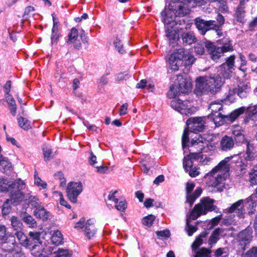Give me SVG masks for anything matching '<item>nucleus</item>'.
I'll return each mask as SVG.
<instances>
[{
	"label": "nucleus",
	"instance_id": "obj_52",
	"mask_svg": "<svg viewBox=\"0 0 257 257\" xmlns=\"http://www.w3.org/2000/svg\"><path fill=\"white\" fill-rule=\"evenodd\" d=\"M130 77L128 73H119L117 74L115 77V79L116 81H120L123 80H126Z\"/></svg>",
	"mask_w": 257,
	"mask_h": 257
},
{
	"label": "nucleus",
	"instance_id": "obj_47",
	"mask_svg": "<svg viewBox=\"0 0 257 257\" xmlns=\"http://www.w3.org/2000/svg\"><path fill=\"white\" fill-rule=\"evenodd\" d=\"M186 230L187 232V233L189 236H191L193 234L194 232L197 231V227L195 226L191 225L189 224V221L188 219L186 222Z\"/></svg>",
	"mask_w": 257,
	"mask_h": 257
},
{
	"label": "nucleus",
	"instance_id": "obj_56",
	"mask_svg": "<svg viewBox=\"0 0 257 257\" xmlns=\"http://www.w3.org/2000/svg\"><path fill=\"white\" fill-rule=\"evenodd\" d=\"M188 171H189V175L192 177H195L200 174L199 169L196 168H192Z\"/></svg>",
	"mask_w": 257,
	"mask_h": 257
},
{
	"label": "nucleus",
	"instance_id": "obj_14",
	"mask_svg": "<svg viewBox=\"0 0 257 257\" xmlns=\"http://www.w3.org/2000/svg\"><path fill=\"white\" fill-rule=\"evenodd\" d=\"M206 117H192L189 118L186 121V125L189 129V133L192 132H202L205 129Z\"/></svg>",
	"mask_w": 257,
	"mask_h": 257
},
{
	"label": "nucleus",
	"instance_id": "obj_33",
	"mask_svg": "<svg viewBox=\"0 0 257 257\" xmlns=\"http://www.w3.org/2000/svg\"><path fill=\"white\" fill-rule=\"evenodd\" d=\"M43 153L45 161H50L53 158L52 155V149L49 145H44L43 147Z\"/></svg>",
	"mask_w": 257,
	"mask_h": 257
},
{
	"label": "nucleus",
	"instance_id": "obj_46",
	"mask_svg": "<svg viewBox=\"0 0 257 257\" xmlns=\"http://www.w3.org/2000/svg\"><path fill=\"white\" fill-rule=\"evenodd\" d=\"M232 134L236 142H239V138L241 135V126L239 125H234L232 128Z\"/></svg>",
	"mask_w": 257,
	"mask_h": 257
},
{
	"label": "nucleus",
	"instance_id": "obj_32",
	"mask_svg": "<svg viewBox=\"0 0 257 257\" xmlns=\"http://www.w3.org/2000/svg\"><path fill=\"white\" fill-rule=\"evenodd\" d=\"M62 240L63 236L61 232L59 230L55 231L51 236L52 243L56 245H58L62 243Z\"/></svg>",
	"mask_w": 257,
	"mask_h": 257
},
{
	"label": "nucleus",
	"instance_id": "obj_41",
	"mask_svg": "<svg viewBox=\"0 0 257 257\" xmlns=\"http://www.w3.org/2000/svg\"><path fill=\"white\" fill-rule=\"evenodd\" d=\"M16 235L22 245L25 247L28 245L27 240L28 237L23 232L18 231L16 232Z\"/></svg>",
	"mask_w": 257,
	"mask_h": 257
},
{
	"label": "nucleus",
	"instance_id": "obj_19",
	"mask_svg": "<svg viewBox=\"0 0 257 257\" xmlns=\"http://www.w3.org/2000/svg\"><path fill=\"white\" fill-rule=\"evenodd\" d=\"M234 146V141L231 137L225 136L222 138L220 142V147L221 150L227 151L231 149Z\"/></svg>",
	"mask_w": 257,
	"mask_h": 257
},
{
	"label": "nucleus",
	"instance_id": "obj_12",
	"mask_svg": "<svg viewBox=\"0 0 257 257\" xmlns=\"http://www.w3.org/2000/svg\"><path fill=\"white\" fill-rule=\"evenodd\" d=\"M241 114V108H239L230 114L224 115L221 113H218V114L211 115L210 118L213 119L216 126H219L222 125L224 122H232Z\"/></svg>",
	"mask_w": 257,
	"mask_h": 257
},
{
	"label": "nucleus",
	"instance_id": "obj_50",
	"mask_svg": "<svg viewBox=\"0 0 257 257\" xmlns=\"http://www.w3.org/2000/svg\"><path fill=\"white\" fill-rule=\"evenodd\" d=\"M9 199H8L3 204L2 208V213L3 215H7L11 211V207L9 205Z\"/></svg>",
	"mask_w": 257,
	"mask_h": 257
},
{
	"label": "nucleus",
	"instance_id": "obj_35",
	"mask_svg": "<svg viewBox=\"0 0 257 257\" xmlns=\"http://www.w3.org/2000/svg\"><path fill=\"white\" fill-rule=\"evenodd\" d=\"M196 159L193 157H190V153L189 155L185 156L183 160V167L184 169L188 171L189 170L193 168V160Z\"/></svg>",
	"mask_w": 257,
	"mask_h": 257
},
{
	"label": "nucleus",
	"instance_id": "obj_44",
	"mask_svg": "<svg viewBox=\"0 0 257 257\" xmlns=\"http://www.w3.org/2000/svg\"><path fill=\"white\" fill-rule=\"evenodd\" d=\"M11 225L15 230H18L21 228L22 223L16 216H12L11 219Z\"/></svg>",
	"mask_w": 257,
	"mask_h": 257
},
{
	"label": "nucleus",
	"instance_id": "obj_23",
	"mask_svg": "<svg viewBox=\"0 0 257 257\" xmlns=\"http://www.w3.org/2000/svg\"><path fill=\"white\" fill-rule=\"evenodd\" d=\"M25 201H28L30 205L36 209L41 206V202L36 196H33L30 194H26Z\"/></svg>",
	"mask_w": 257,
	"mask_h": 257
},
{
	"label": "nucleus",
	"instance_id": "obj_58",
	"mask_svg": "<svg viewBox=\"0 0 257 257\" xmlns=\"http://www.w3.org/2000/svg\"><path fill=\"white\" fill-rule=\"evenodd\" d=\"M194 187H195V185L193 183L188 182L187 183L186 188L187 197H188V195H190L189 194L193 190Z\"/></svg>",
	"mask_w": 257,
	"mask_h": 257
},
{
	"label": "nucleus",
	"instance_id": "obj_55",
	"mask_svg": "<svg viewBox=\"0 0 257 257\" xmlns=\"http://www.w3.org/2000/svg\"><path fill=\"white\" fill-rule=\"evenodd\" d=\"M34 11H35V9L33 7H32V6L27 7L25 9L24 16H30L31 15H33Z\"/></svg>",
	"mask_w": 257,
	"mask_h": 257
},
{
	"label": "nucleus",
	"instance_id": "obj_36",
	"mask_svg": "<svg viewBox=\"0 0 257 257\" xmlns=\"http://www.w3.org/2000/svg\"><path fill=\"white\" fill-rule=\"evenodd\" d=\"M10 182L6 179L2 178H0V192H7L9 190L12 189L11 184H10Z\"/></svg>",
	"mask_w": 257,
	"mask_h": 257
},
{
	"label": "nucleus",
	"instance_id": "obj_5",
	"mask_svg": "<svg viewBox=\"0 0 257 257\" xmlns=\"http://www.w3.org/2000/svg\"><path fill=\"white\" fill-rule=\"evenodd\" d=\"M187 57L185 65H192L195 61L194 56L189 54L183 49L175 51L169 57L167 62L168 73L177 71L183 64V59Z\"/></svg>",
	"mask_w": 257,
	"mask_h": 257
},
{
	"label": "nucleus",
	"instance_id": "obj_53",
	"mask_svg": "<svg viewBox=\"0 0 257 257\" xmlns=\"http://www.w3.org/2000/svg\"><path fill=\"white\" fill-rule=\"evenodd\" d=\"M158 236L162 238H167L170 236V232L169 230L166 229L162 231H158L156 232Z\"/></svg>",
	"mask_w": 257,
	"mask_h": 257
},
{
	"label": "nucleus",
	"instance_id": "obj_43",
	"mask_svg": "<svg viewBox=\"0 0 257 257\" xmlns=\"http://www.w3.org/2000/svg\"><path fill=\"white\" fill-rule=\"evenodd\" d=\"M113 44L119 53L122 54L125 52L123 46L121 44L120 39L118 37V36L114 38Z\"/></svg>",
	"mask_w": 257,
	"mask_h": 257
},
{
	"label": "nucleus",
	"instance_id": "obj_37",
	"mask_svg": "<svg viewBox=\"0 0 257 257\" xmlns=\"http://www.w3.org/2000/svg\"><path fill=\"white\" fill-rule=\"evenodd\" d=\"M222 232V230L221 228H217L212 233L211 235L210 236L208 242L209 244H212L216 243L217 241L219 239V236L220 234V233Z\"/></svg>",
	"mask_w": 257,
	"mask_h": 257
},
{
	"label": "nucleus",
	"instance_id": "obj_9",
	"mask_svg": "<svg viewBox=\"0 0 257 257\" xmlns=\"http://www.w3.org/2000/svg\"><path fill=\"white\" fill-rule=\"evenodd\" d=\"M217 21L218 22V25H217L214 21H205L198 18L196 20L195 24L201 33L204 35L207 31L210 30H218L219 28H221L223 25L225 20L224 17L219 14L217 15Z\"/></svg>",
	"mask_w": 257,
	"mask_h": 257
},
{
	"label": "nucleus",
	"instance_id": "obj_22",
	"mask_svg": "<svg viewBox=\"0 0 257 257\" xmlns=\"http://www.w3.org/2000/svg\"><path fill=\"white\" fill-rule=\"evenodd\" d=\"M29 237L28 238V245L26 247L28 249L33 246V245L39 243L40 240V233L38 232L30 231L29 233Z\"/></svg>",
	"mask_w": 257,
	"mask_h": 257
},
{
	"label": "nucleus",
	"instance_id": "obj_21",
	"mask_svg": "<svg viewBox=\"0 0 257 257\" xmlns=\"http://www.w3.org/2000/svg\"><path fill=\"white\" fill-rule=\"evenodd\" d=\"M34 214L37 218H39L43 221L51 219L52 218L51 214L42 206L35 209Z\"/></svg>",
	"mask_w": 257,
	"mask_h": 257
},
{
	"label": "nucleus",
	"instance_id": "obj_59",
	"mask_svg": "<svg viewBox=\"0 0 257 257\" xmlns=\"http://www.w3.org/2000/svg\"><path fill=\"white\" fill-rule=\"evenodd\" d=\"M85 223V219L83 218L80 219V220L76 223L74 227L77 229L82 228L84 225V224Z\"/></svg>",
	"mask_w": 257,
	"mask_h": 257
},
{
	"label": "nucleus",
	"instance_id": "obj_17",
	"mask_svg": "<svg viewBox=\"0 0 257 257\" xmlns=\"http://www.w3.org/2000/svg\"><path fill=\"white\" fill-rule=\"evenodd\" d=\"M117 191H114L111 194H110L108 196V201L110 202H113L114 204L115 208L119 211H124L126 208V202L124 199H117L115 197V194L117 193Z\"/></svg>",
	"mask_w": 257,
	"mask_h": 257
},
{
	"label": "nucleus",
	"instance_id": "obj_42",
	"mask_svg": "<svg viewBox=\"0 0 257 257\" xmlns=\"http://www.w3.org/2000/svg\"><path fill=\"white\" fill-rule=\"evenodd\" d=\"M194 257H209L210 251L206 248H202L200 249L194 251Z\"/></svg>",
	"mask_w": 257,
	"mask_h": 257
},
{
	"label": "nucleus",
	"instance_id": "obj_63",
	"mask_svg": "<svg viewBox=\"0 0 257 257\" xmlns=\"http://www.w3.org/2000/svg\"><path fill=\"white\" fill-rule=\"evenodd\" d=\"M222 219V215H219L217 217H214L211 220L212 226H215L218 224V223L220 222V221Z\"/></svg>",
	"mask_w": 257,
	"mask_h": 257
},
{
	"label": "nucleus",
	"instance_id": "obj_2",
	"mask_svg": "<svg viewBox=\"0 0 257 257\" xmlns=\"http://www.w3.org/2000/svg\"><path fill=\"white\" fill-rule=\"evenodd\" d=\"M189 132L186 128L182 136V144L183 149L188 147L190 157L195 159H199L201 153H207L213 150L214 145L211 144L208 140L199 136L197 138H194L190 143L188 142Z\"/></svg>",
	"mask_w": 257,
	"mask_h": 257
},
{
	"label": "nucleus",
	"instance_id": "obj_10",
	"mask_svg": "<svg viewBox=\"0 0 257 257\" xmlns=\"http://www.w3.org/2000/svg\"><path fill=\"white\" fill-rule=\"evenodd\" d=\"M10 199L12 203L15 205L20 204L23 200L25 201L26 194L23 195L21 191L25 188V183L21 179L15 180L11 185Z\"/></svg>",
	"mask_w": 257,
	"mask_h": 257
},
{
	"label": "nucleus",
	"instance_id": "obj_1",
	"mask_svg": "<svg viewBox=\"0 0 257 257\" xmlns=\"http://www.w3.org/2000/svg\"><path fill=\"white\" fill-rule=\"evenodd\" d=\"M172 10L166 9L161 13L162 21L165 26V36L171 45H174L179 40L178 33L186 28L184 18L174 14Z\"/></svg>",
	"mask_w": 257,
	"mask_h": 257
},
{
	"label": "nucleus",
	"instance_id": "obj_31",
	"mask_svg": "<svg viewBox=\"0 0 257 257\" xmlns=\"http://www.w3.org/2000/svg\"><path fill=\"white\" fill-rule=\"evenodd\" d=\"M201 189L198 188L195 190L192 194L188 195L186 201L190 204V207L193 205L194 201L201 195Z\"/></svg>",
	"mask_w": 257,
	"mask_h": 257
},
{
	"label": "nucleus",
	"instance_id": "obj_34",
	"mask_svg": "<svg viewBox=\"0 0 257 257\" xmlns=\"http://www.w3.org/2000/svg\"><path fill=\"white\" fill-rule=\"evenodd\" d=\"M23 221L30 227H35L37 226L36 221L30 215L25 213L24 216H21Z\"/></svg>",
	"mask_w": 257,
	"mask_h": 257
},
{
	"label": "nucleus",
	"instance_id": "obj_4",
	"mask_svg": "<svg viewBox=\"0 0 257 257\" xmlns=\"http://www.w3.org/2000/svg\"><path fill=\"white\" fill-rule=\"evenodd\" d=\"M224 81L221 77H200L196 79L195 92L197 95L214 94L219 91Z\"/></svg>",
	"mask_w": 257,
	"mask_h": 257
},
{
	"label": "nucleus",
	"instance_id": "obj_7",
	"mask_svg": "<svg viewBox=\"0 0 257 257\" xmlns=\"http://www.w3.org/2000/svg\"><path fill=\"white\" fill-rule=\"evenodd\" d=\"M214 200L209 197H203L199 203L195 205L192 211L190 218L193 220L196 219L201 215H205L209 211L215 209L216 206L214 205Z\"/></svg>",
	"mask_w": 257,
	"mask_h": 257
},
{
	"label": "nucleus",
	"instance_id": "obj_49",
	"mask_svg": "<svg viewBox=\"0 0 257 257\" xmlns=\"http://www.w3.org/2000/svg\"><path fill=\"white\" fill-rule=\"evenodd\" d=\"M35 183L41 189H45L47 184L46 182L42 181L39 177L35 175Z\"/></svg>",
	"mask_w": 257,
	"mask_h": 257
},
{
	"label": "nucleus",
	"instance_id": "obj_54",
	"mask_svg": "<svg viewBox=\"0 0 257 257\" xmlns=\"http://www.w3.org/2000/svg\"><path fill=\"white\" fill-rule=\"evenodd\" d=\"M195 52L199 55H202L204 52V48L202 45L198 44L195 47Z\"/></svg>",
	"mask_w": 257,
	"mask_h": 257
},
{
	"label": "nucleus",
	"instance_id": "obj_40",
	"mask_svg": "<svg viewBox=\"0 0 257 257\" xmlns=\"http://www.w3.org/2000/svg\"><path fill=\"white\" fill-rule=\"evenodd\" d=\"M78 30L75 28H73L71 30L70 33L68 35V39L67 41V43H74L78 38Z\"/></svg>",
	"mask_w": 257,
	"mask_h": 257
},
{
	"label": "nucleus",
	"instance_id": "obj_60",
	"mask_svg": "<svg viewBox=\"0 0 257 257\" xmlns=\"http://www.w3.org/2000/svg\"><path fill=\"white\" fill-rule=\"evenodd\" d=\"M11 81H8L4 86V90H5V92L6 93V96L8 95H10L9 94V92L10 91V90H11Z\"/></svg>",
	"mask_w": 257,
	"mask_h": 257
},
{
	"label": "nucleus",
	"instance_id": "obj_20",
	"mask_svg": "<svg viewBox=\"0 0 257 257\" xmlns=\"http://www.w3.org/2000/svg\"><path fill=\"white\" fill-rule=\"evenodd\" d=\"M96 231V230L94 225L93 220L91 219L88 220L85 224L84 229L85 236L90 239L94 236Z\"/></svg>",
	"mask_w": 257,
	"mask_h": 257
},
{
	"label": "nucleus",
	"instance_id": "obj_28",
	"mask_svg": "<svg viewBox=\"0 0 257 257\" xmlns=\"http://www.w3.org/2000/svg\"><path fill=\"white\" fill-rule=\"evenodd\" d=\"M6 99L9 105V109L12 114L13 116H15L16 114L17 106L13 97L11 95H8L6 96Z\"/></svg>",
	"mask_w": 257,
	"mask_h": 257
},
{
	"label": "nucleus",
	"instance_id": "obj_25",
	"mask_svg": "<svg viewBox=\"0 0 257 257\" xmlns=\"http://www.w3.org/2000/svg\"><path fill=\"white\" fill-rule=\"evenodd\" d=\"M12 170V164L9 160L4 157H0V170L4 173Z\"/></svg>",
	"mask_w": 257,
	"mask_h": 257
},
{
	"label": "nucleus",
	"instance_id": "obj_45",
	"mask_svg": "<svg viewBox=\"0 0 257 257\" xmlns=\"http://www.w3.org/2000/svg\"><path fill=\"white\" fill-rule=\"evenodd\" d=\"M155 219V216L153 215H149L148 216L143 218L142 223L144 225L151 226L153 224Z\"/></svg>",
	"mask_w": 257,
	"mask_h": 257
},
{
	"label": "nucleus",
	"instance_id": "obj_13",
	"mask_svg": "<svg viewBox=\"0 0 257 257\" xmlns=\"http://www.w3.org/2000/svg\"><path fill=\"white\" fill-rule=\"evenodd\" d=\"M205 46L211 55L212 60H218L224 52H228L232 50V47L230 45H224L221 47H216L210 41L205 42Z\"/></svg>",
	"mask_w": 257,
	"mask_h": 257
},
{
	"label": "nucleus",
	"instance_id": "obj_64",
	"mask_svg": "<svg viewBox=\"0 0 257 257\" xmlns=\"http://www.w3.org/2000/svg\"><path fill=\"white\" fill-rule=\"evenodd\" d=\"M164 180V176L162 175H159L155 179V180L154 181V183L156 185H158L160 183L163 182Z\"/></svg>",
	"mask_w": 257,
	"mask_h": 257
},
{
	"label": "nucleus",
	"instance_id": "obj_15",
	"mask_svg": "<svg viewBox=\"0 0 257 257\" xmlns=\"http://www.w3.org/2000/svg\"><path fill=\"white\" fill-rule=\"evenodd\" d=\"M82 190V184L80 182L69 183L67 187V194L69 200L73 203H76L77 197Z\"/></svg>",
	"mask_w": 257,
	"mask_h": 257
},
{
	"label": "nucleus",
	"instance_id": "obj_51",
	"mask_svg": "<svg viewBox=\"0 0 257 257\" xmlns=\"http://www.w3.org/2000/svg\"><path fill=\"white\" fill-rule=\"evenodd\" d=\"M219 10L222 13H226L228 11V7L225 0L219 1Z\"/></svg>",
	"mask_w": 257,
	"mask_h": 257
},
{
	"label": "nucleus",
	"instance_id": "obj_24",
	"mask_svg": "<svg viewBox=\"0 0 257 257\" xmlns=\"http://www.w3.org/2000/svg\"><path fill=\"white\" fill-rule=\"evenodd\" d=\"M32 252V254L35 256H40L42 255L44 250V246L42 242L40 241L39 243L33 245L32 247L29 248Z\"/></svg>",
	"mask_w": 257,
	"mask_h": 257
},
{
	"label": "nucleus",
	"instance_id": "obj_26",
	"mask_svg": "<svg viewBox=\"0 0 257 257\" xmlns=\"http://www.w3.org/2000/svg\"><path fill=\"white\" fill-rule=\"evenodd\" d=\"M241 208V200H238L235 203H233L229 208H228L225 210V212L231 213L235 212L238 216L240 217L241 216V212L240 209Z\"/></svg>",
	"mask_w": 257,
	"mask_h": 257
},
{
	"label": "nucleus",
	"instance_id": "obj_3",
	"mask_svg": "<svg viewBox=\"0 0 257 257\" xmlns=\"http://www.w3.org/2000/svg\"><path fill=\"white\" fill-rule=\"evenodd\" d=\"M232 158V156L225 158L205 176L212 182L211 185L219 192L222 191L224 188L226 179L229 176L230 165L228 162Z\"/></svg>",
	"mask_w": 257,
	"mask_h": 257
},
{
	"label": "nucleus",
	"instance_id": "obj_8",
	"mask_svg": "<svg viewBox=\"0 0 257 257\" xmlns=\"http://www.w3.org/2000/svg\"><path fill=\"white\" fill-rule=\"evenodd\" d=\"M177 80L178 81V85L171 86L168 93V96L170 98L175 97L180 95V93L188 92L192 87L191 81L187 78H184L182 75H178Z\"/></svg>",
	"mask_w": 257,
	"mask_h": 257
},
{
	"label": "nucleus",
	"instance_id": "obj_48",
	"mask_svg": "<svg viewBox=\"0 0 257 257\" xmlns=\"http://www.w3.org/2000/svg\"><path fill=\"white\" fill-rule=\"evenodd\" d=\"M7 229L5 225L0 224V239L6 240L8 237Z\"/></svg>",
	"mask_w": 257,
	"mask_h": 257
},
{
	"label": "nucleus",
	"instance_id": "obj_62",
	"mask_svg": "<svg viewBox=\"0 0 257 257\" xmlns=\"http://www.w3.org/2000/svg\"><path fill=\"white\" fill-rule=\"evenodd\" d=\"M83 124L86 126L89 130L96 131L97 127L94 125L89 124L87 121H83Z\"/></svg>",
	"mask_w": 257,
	"mask_h": 257
},
{
	"label": "nucleus",
	"instance_id": "obj_39",
	"mask_svg": "<svg viewBox=\"0 0 257 257\" xmlns=\"http://www.w3.org/2000/svg\"><path fill=\"white\" fill-rule=\"evenodd\" d=\"M18 120L20 126L23 129L28 130L31 128V122L27 119L21 116L18 118Z\"/></svg>",
	"mask_w": 257,
	"mask_h": 257
},
{
	"label": "nucleus",
	"instance_id": "obj_57",
	"mask_svg": "<svg viewBox=\"0 0 257 257\" xmlns=\"http://www.w3.org/2000/svg\"><path fill=\"white\" fill-rule=\"evenodd\" d=\"M128 106V105L127 103H125L121 105L119 110V115L120 116L125 115L127 113Z\"/></svg>",
	"mask_w": 257,
	"mask_h": 257
},
{
	"label": "nucleus",
	"instance_id": "obj_30",
	"mask_svg": "<svg viewBox=\"0 0 257 257\" xmlns=\"http://www.w3.org/2000/svg\"><path fill=\"white\" fill-rule=\"evenodd\" d=\"M182 38L183 43L188 45H190L196 42V40L194 34L192 32L184 33L182 35Z\"/></svg>",
	"mask_w": 257,
	"mask_h": 257
},
{
	"label": "nucleus",
	"instance_id": "obj_61",
	"mask_svg": "<svg viewBox=\"0 0 257 257\" xmlns=\"http://www.w3.org/2000/svg\"><path fill=\"white\" fill-rule=\"evenodd\" d=\"M97 169V172L99 173L103 174L105 173L106 171L108 170V168L105 166H96L95 167Z\"/></svg>",
	"mask_w": 257,
	"mask_h": 257
},
{
	"label": "nucleus",
	"instance_id": "obj_18",
	"mask_svg": "<svg viewBox=\"0 0 257 257\" xmlns=\"http://www.w3.org/2000/svg\"><path fill=\"white\" fill-rule=\"evenodd\" d=\"M53 26L52 29L51 40L52 45H56L58 42L60 34L58 33V23L56 21L54 15H52Z\"/></svg>",
	"mask_w": 257,
	"mask_h": 257
},
{
	"label": "nucleus",
	"instance_id": "obj_29",
	"mask_svg": "<svg viewBox=\"0 0 257 257\" xmlns=\"http://www.w3.org/2000/svg\"><path fill=\"white\" fill-rule=\"evenodd\" d=\"M222 105L219 102H213L210 104L209 109L211 111V113L208 116V117H211V116L218 114L220 113V111L222 109Z\"/></svg>",
	"mask_w": 257,
	"mask_h": 257
},
{
	"label": "nucleus",
	"instance_id": "obj_16",
	"mask_svg": "<svg viewBox=\"0 0 257 257\" xmlns=\"http://www.w3.org/2000/svg\"><path fill=\"white\" fill-rule=\"evenodd\" d=\"M234 57L230 56L226 60V63L221 65L219 67V71L223 79H228L230 77V73L232 72L231 69L234 66Z\"/></svg>",
	"mask_w": 257,
	"mask_h": 257
},
{
	"label": "nucleus",
	"instance_id": "obj_11",
	"mask_svg": "<svg viewBox=\"0 0 257 257\" xmlns=\"http://www.w3.org/2000/svg\"><path fill=\"white\" fill-rule=\"evenodd\" d=\"M171 107L175 110L178 111L182 114L191 115L197 111V108L191 106L187 101H183L180 99L172 100L171 102Z\"/></svg>",
	"mask_w": 257,
	"mask_h": 257
},
{
	"label": "nucleus",
	"instance_id": "obj_27",
	"mask_svg": "<svg viewBox=\"0 0 257 257\" xmlns=\"http://www.w3.org/2000/svg\"><path fill=\"white\" fill-rule=\"evenodd\" d=\"M208 234V232L207 231L203 232L196 238L195 240L192 244V248L193 250H196L199 246L202 244L204 238H205L207 237Z\"/></svg>",
	"mask_w": 257,
	"mask_h": 257
},
{
	"label": "nucleus",
	"instance_id": "obj_38",
	"mask_svg": "<svg viewBox=\"0 0 257 257\" xmlns=\"http://www.w3.org/2000/svg\"><path fill=\"white\" fill-rule=\"evenodd\" d=\"M72 251L66 249H59L54 253L53 257H71Z\"/></svg>",
	"mask_w": 257,
	"mask_h": 257
},
{
	"label": "nucleus",
	"instance_id": "obj_6",
	"mask_svg": "<svg viewBox=\"0 0 257 257\" xmlns=\"http://www.w3.org/2000/svg\"><path fill=\"white\" fill-rule=\"evenodd\" d=\"M204 4V0H184L177 1L170 4L168 10L174 11V14L179 17H183L189 12V9L200 6Z\"/></svg>",
	"mask_w": 257,
	"mask_h": 257
}]
</instances>
